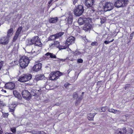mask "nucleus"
Masks as SVG:
<instances>
[{"label": "nucleus", "instance_id": "56", "mask_svg": "<svg viewBox=\"0 0 134 134\" xmlns=\"http://www.w3.org/2000/svg\"><path fill=\"white\" fill-rule=\"evenodd\" d=\"M116 113H118V114H119L121 112L119 110H116Z\"/></svg>", "mask_w": 134, "mask_h": 134}, {"label": "nucleus", "instance_id": "40", "mask_svg": "<svg viewBox=\"0 0 134 134\" xmlns=\"http://www.w3.org/2000/svg\"><path fill=\"white\" fill-rule=\"evenodd\" d=\"M91 45L93 46H97L98 45V43L96 42H92L91 44Z\"/></svg>", "mask_w": 134, "mask_h": 134}, {"label": "nucleus", "instance_id": "10", "mask_svg": "<svg viewBox=\"0 0 134 134\" xmlns=\"http://www.w3.org/2000/svg\"><path fill=\"white\" fill-rule=\"evenodd\" d=\"M15 87V84L12 82H8L5 84V87L10 90L14 89Z\"/></svg>", "mask_w": 134, "mask_h": 134}, {"label": "nucleus", "instance_id": "2", "mask_svg": "<svg viewBox=\"0 0 134 134\" xmlns=\"http://www.w3.org/2000/svg\"><path fill=\"white\" fill-rule=\"evenodd\" d=\"M128 0H117L114 3L115 7L117 8L125 7L127 5Z\"/></svg>", "mask_w": 134, "mask_h": 134}, {"label": "nucleus", "instance_id": "16", "mask_svg": "<svg viewBox=\"0 0 134 134\" xmlns=\"http://www.w3.org/2000/svg\"><path fill=\"white\" fill-rule=\"evenodd\" d=\"M126 132V128L124 127L122 128L118 129L115 132V133L116 134H124Z\"/></svg>", "mask_w": 134, "mask_h": 134}, {"label": "nucleus", "instance_id": "25", "mask_svg": "<svg viewBox=\"0 0 134 134\" xmlns=\"http://www.w3.org/2000/svg\"><path fill=\"white\" fill-rule=\"evenodd\" d=\"M31 39H28L26 41V46H30L34 44Z\"/></svg>", "mask_w": 134, "mask_h": 134}, {"label": "nucleus", "instance_id": "11", "mask_svg": "<svg viewBox=\"0 0 134 134\" xmlns=\"http://www.w3.org/2000/svg\"><path fill=\"white\" fill-rule=\"evenodd\" d=\"M75 39L74 37L72 36H71L67 38L66 43L69 46L70 44L74 43Z\"/></svg>", "mask_w": 134, "mask_h": 134}, {"label": "nucleus", "instance_id": "5", "mask_svg": "<svg viewBox=\"0 0 134 134\" xmlns=\"http://www.w3.org/2000/svg\"><path fill=\"white\" fill-rule=\"evenodd\" d=\"M114 7L113 4L110 2H107L105 3L103 8L105 11H110Z\"/></svg>", "mask_w": 134, "mask_h": 134}, {"label": "nucleus", "instance_id": "15", "mask_svg": "<svg viewBox=\"0 0 134 134\" xmlns=\"http://www.w3.org/2000/svg\"><path fill=\"white\" fill-rule=\"evenodd\" d=\"M88 22L89 21H86L83 27V29L85 31H88L92 27L91 25Z\"/></svg>", "mask_w": 134, "mask_h": 134}, {"label": "nucleus", "instance_id": "49", "mask_svg": "<svg viewBox=\"0 0 134 134\" xmlns=\"http://www.w3.org/2000/svg\"><path fill=\"white\" fill-rule=\"evenodd\" d=\"M110 36H109V35H108V36L106 38L107 40H109L110 39V38L111 37V36L110 35Z\"/></svg>", "mask_w": 134, "mask_h": 134}, {"label": "nucleus", "instance_id": "31", "mask_svg": "<svg viewBox=\"0 0 134 134\" xmlns=\"http://www.w3.org/2000/svg\"><path fill=\"white\" fill-rule=\"evenodd\" d=\"M50 39L51 40H54L57 39L55 34L52 35L50 37Z\"/></svg>", "mask_w": 134, "mask_h": 134}, {"label": "nucleus", "instance_id": "57", "mask_svg": "<svg viewBox=\"0 0 134 134\" xmlns=\"http://www.w3.org/2000/svg\"><path fill=\"white\" fill-rule=\"evenodd\" d=\"M54 0H50L49 2H48V4H51V3Z\"/></svg>", "mask_w": 134, "mask_h": 134}, {"label": "nucleus", "instance_id": "62", "mask_svg": "<svg viewBox=\"0 0 134 134\" xmlns=\"http://www.w3.org/2000/svg\"><path fill=\"white\" fill-rule=\"evenodd\" d=\"M40 51H41V50H38V53H39V52H40Z\"/></svg>", "mask_w": 134, "mask_h": 134}, {"label": "nucleus", "instance_id": "41", "mask_svg": "<svg viewBox=\"0 0 134 134\" xmlns=\"http://www.w3.org/2000/svg\"><path fill=\"white\" fill-rule=\"evenodd\" d=\"M11 131L13 133H14L16 131V129L15 128L13 127L11 128Z\"/></svg>", "mask_w": 134, "mask_h": 134}, {"label": "nucleus", "instance_id": "6", "mask_svg": "<svg viewBox=\"0 0 134 134\" xmlns=\"http://www.w3.org/2000/svg\"><path fill=\"white\" fill-rule=\"evenodd\" d=\"M31 39L34 44L40 47L41 46L42 43L38 36H34Z\"/></svg>", "mask_w": 134, "mask_h": 134}, {"label": "nucleus", "instance_id": "8", "mask_svg": "<svg viewBox=\"0 0 134 134\" xmlns=\"http://www.w3.org/2000/svg\"><path fill=\"white\" fill-rule=\"evenodd\" d=\"M30 93L27 90H23L22 92V95L23 97L26 100H28L31 98L30 94Z\"/></svg>", "mask_w": 134, "mask_h": 134}, {"label": "nucleus", "instance_id": "33", "mask_svg": "<svg viewBox=\"0 0 134 134\" xmlns=\"http://www.w3.org/2000/svg\"><path fill=\"white\" fill-rule=\"evenodd\" d=\"M114 40V39H113L111 41H109L108 40V41H104V43L105 44H109V43H110L111 42H113Z\"/></svg>", "mask_w": 134, "mask_h": 134}, {"label": "nucleus", "instance_id": "9", "mask_svg": "<svg viewBox=\"0 0 134 134\" xmlns=\"http://www.w3.org/2000/svg\"><path fill=\"white\" fill-rule=\"evenodd\" d=\"M9 38L7 36L2 37L0 39V43L3 45L7 44L9 41Z\"/></svg>", "mask_w": 134, "mask_h": 134}, {"label": "nucleus", "instance_id": "52", "mask_svg": "<svg viewBox=\"0 0 134 134\" xmlns=\"http://www.w3.org/2000/svg\"><path fill=\"white\" fill-rule=\"evenodd\" d=\"M78 0H74L73 1V3L75 4L78 1Z\"/></svg>", "mask_w": 134, "mask_h": 134}, {"label": "nucleus", "instance_id": "32", "mask_svg": "<svg viewBox=\"0 0 134 134\" xmlns=\"http://www.w3.org/2000/svg\"><path fill=\"white\" fill-rule=\"evenodd\" d=\"M57 59H58V60H55L56 61H57V62H59V63H60V61H62L63 62H65L66 60V59H59L58 58H57Z\"/></svg>", "mask_w": 134, "mask_h": 134}, {"label": "nucleus", "instance_id": "12", "mask_svg": "<svg viewBox=\"0 0 134 134\" xmlns=\"http://www.w3.org/2000/svg\"><path fill=\"white\" fill-rule=\"evenodd\" d=\"M49 78L52 80H56L58 78V76L57 75L56 72H51L49 75Z\"/></svg>", "mask_w": 134, "mask_h": 134}, {"label": "nucleus", "instance_id": "43", "mask_svg": "<svg viewBox=\"0 0 134 134\" xmlns=\"http://www.w3.org/2000/svg\"><path fill=\"white\" fill-rule=\"evenodd\" d=\"M38 134H46V133L43 131H38Z\"/></svg>", "mask_w": 134, "mask_h": 134}, {"label": "nucleus", "instance_id": "44", "mask_svg": "<svg viewBox=\"0 0 134 134\" xmlns=\"http://www.w3.org/2000/svg\"><path fill=\"white\" fill-rule=\"evenodd\" d=\"M31 132L33 134H38V131H31Z\"/></svg>", "mask_w": 134, "mask_h": 134}, {"label": "nucleus", "instance_id": "64", "mask_svg": "<svg viewBox=\"0 0 134 134\" xmlns=\"http://www.w3.org/2000/svg\"><path fill=\"white\" fill-rule=\"evenodd\" d=\"M82 94H83L84 93V92H82Z\"/></svg>", "mask_w": 134, "mask_h": 134}, {"label": "nucleus", "instance_id": "38", "mask_svg": "<svg viewBox=\"0 0 134 134\" xmlns=\"http://www.w3.org/2000/svg\"><path fill=\"white\" fill-rule=\"evenodd\" d=\"M83 62V60L81 59H77V63H82Z\"/></svg>", "mask_w": 134, "mask_h": 134}, {"label": "nucleus", "instance_id": "47", "mask_svg": "<svg viewBox=\"0 0 134 134\" xmlns=\"http://www.w3.org/2000/svg\"><path fill=\"white\" fill-rule=\"evenodd\" d=\"M20 32H18L16 31V32L15 35L18 36L20 34Z\"/></svg>", "mask_w": 134, "mask_h": 134}, {"label": "nucleus", "instance_id": "59", "mask_svg": "<svg viewBox=\"0 0 134 134\" xmlns=\"http://www.w3.org/2000/svg\"><path fill=\"white\" fill-rule=\"evenodd\" d=\"M2 91L3 92H4V93H6V91L5 90H4L3 89H2Z\"/></svg>", "mask_w": 134, "mask_h": 134}, {"label": "nucleus", "instance_id": "28", "mask_svg": "<svg viewBox=\"0 0 134 134\" xmlns=\"http://www.w3.org/2000/svg\"><path fill=\"white\" fill-rule=\"evenodd\" d=\"M68 46L66 43V45L64 46H59L58 48L59 49V50L63 49H65L67 48L68 47Z\"/></svg>", "mask_w": 134, "mask_h": 134}, {"label": "nucleus", "instance_id": "29", "mask_svg": "<svg viewBox=\"0 0 134 134\" xmlns=\"http://www.w3.org/2000/svg\"><path fill=\"white\" fill-rule=\"evenodd\" d=\"M51 45L52 46L54 45L58 48L59 46V42L58 41H54V43L52 44Z\"/></svg>", "mask_w": 134, "mask_h": 134}, {"label": "nucleus", "instance_id": "42", "mask_svg": "<svg viewBox=\"0 0 134 134\" xmlns=\"http://www.w3.org/2000/svg\"><path fill=\"white\" fill-rule=\"evenodd\" d=\"M18 36L15 35L13 38V41H15L17 39Z\"/></svg>", "mask_w": 134, "mask_h": 134}, {"label": "nucleus", "instance_id": "21", "mask_svg": "<svg viewBox=\"0 0 134 134\" xmlns=\"http://www.w3.org/2000/svg\"><path fill=\"white\" fill-rule=\"evenodd\" d=\"M13 29L11 28L7 32V37L9 38L13 34Z\"/></svg>", "mask_w": 134, "mask_h": 134}, {"label": "nucleus", "instance_id": "58", "mask_svg": "<svg viewBox=\"0 0 134 134\" xmlns=\"http://www.w3.org/2000/svg\"><path fill=\"white\" fill-rule=\"evenodd\" d=\"M82 98H83V96L82 95H81L80 96V97L79 99L81 100L82 99Z\"/></svg>", "mask_w": 134, "mask_h": 134}, {"label": "nucleus", "instance_id": "63", "mask_svg": "<svg viewBox=\"0 0 134 134\" xmlns=\"http://www.w3.org/2000/svg\"><path fill=\"white\" fill-rule=\"evenodd\" d=\"M77 102H78V100H76V105H77Z\"/></svg>", "mask_w": 134, "mask_h": 134}, {"label": "nucleus", "instance_id": "13", "mask_svg": "<svg viewBox=\"0 0 134 134\" xmlns=\"http://www.w3.org/2000/svg\"><path fill=\"white\" fill-rule=\"evenodd\" d=\"M90 20L89 18H79L78 20V22L80 25L83 24V23H85L86 21H88Z\"/></svg>", "mask_w": 134, "mask_h": 134}, {"label": "nucleus", "instance_id": "22", "mask_svg": "<svg viewBox=\"0 0 134 134\" xmlns=\"http://www.w3.org/2000/svg\"><path fill=\"white\" fill-rule=\"evenodd\" d=\"M45 55L47 56H49L50 58H56L57 59V58L56 57L55 55L53 54V53H51L49 52H48L45 54Z\"/></svg>", "mask_w": 134, "mask_h": 134}, {"label": "nucleus", "instance_id": "60", "mask_svg": "<svg viewBox=\"0 0 134 134\" xmlns=\"http://www.w3.org/2000/svg\"><path fill=\"white\" fill-rule=\"evenodd\" d=\"M97 114V113H94L92 114L93 115H94V116L95 115Z\"/></svg>", "mask_w": 134, "mask_h": 134}, {"label": "nucleus", "instance_id": "1", "mask_svg": "<svg viewBox=\"0 0 134 134\" xmlns=\"http://www.w3.org/2000/svg\"><path fill=\"white\" fill-rule=\"evenodd\" d=\"M30 60L28 57L24 56L21 57L19 60V65L22 68L24 69L27 66Z\"/></svg>", "mask_w": 134, "mask_h": 134}, {"label": "nucleus", "instance_id": "39", "mask_svg": "<svg viewBox=\"0 0 134 134\" xmlns=\"http://www.w3.org/2000/svg\"><path fill=\"white\" fill-rule=\"evenodd\" d=\"M23 27L22 26L19 27L17 31L19 32L20 33V32L22 29Z\"/></svg>", "mask_w": 134, "mask_h": 134}, {"label": "nucleus", "instance_id": "50", "mask_svg": "<svg viewBox=\"0 0 134 134\" xmlns=\"http://www.w3.org/2000/svg\"><path fill=\"white\" fill-rule=\"evenodd\" d=\"M3 133V131L2 128L0 126V134H2Z\"/></svg>", "mask_w": 134, "mask_h": 134}, {"label": "nucleus", "instance_id": "20", "mask_svg": "<svg viewBox=\"0 0 134 134\" xmlns=\"http://www.w3.org/2000/svg\"><path fill=\"white\" fill-rule=\"evenodd\" d=\"M39 91V90H32L31 91L30 93V94L31 97L32 96H35L38 94V92Z\"/></svg>", "mask_w": 134, "mask_h": 134}, {"label": "nucleus", "instance_id": "61", "mask_svg": "<svg viewBox=\"0 0 134 134\" xmlns=\"http://www.w3.org/2000/svg\"><path fill=\"white\" fill-rule=\"evenodd\" d=\"M5 134H13L12 133H5Z\"/></svg>", "mask_w": 134, "mask_h": 134}, {"label": "nucleus", "instance_id": "27", "mask_svg": "<svg viewBox=\"0 0 134 134\" xmlns=\"http://www.w3.org/2000/svg\"><path fill=\"white\" fill-rule=\"evenodd\" d=\"M64 34V32H61L55 34L56 39L61 37Z\"/></svg>", "mask_w": 134, "mask_h": 134}, {"label": "nucleus", "instance_id": "35", "mask_svg": "<svg viewBox=\"0 0 134 134\" xmlns=\"http://www.w3.org/2000/svg\"><path fill=\"white\" fill-rule=\"evenodd\" d=\"M78 94L76 92L74 93L73 95V98L75 99H76L78 97Z\"/></svg>", "mask_w": 134, "mask_h": 134}, {"label": "nucleus", "instance_id": "36", "mask_svg": "<svg viewBox=\"0 0 134 134\" xmlns=\"http://www.w3.org/2000/svg\"><path fill=\"white\" fill-rule=\"evenodd\" d=\"M107 109V107L106 106L102 107L101 108V110L103 112H105L106 110Z\"/></svg>", "mask_w": 134, "mask_h": 134}, {"label": "nucleus", "instance_id": "48", "mask_svg": "<svg viewBox=\"0 0 134 134\" xmlns=\"http://www.w3.org/2000/svg\"><path fill=\"white\" fill-rule=\"evenodd\" d=\"M15 63V64L16 65L17 64H18V61H17V60H15V61H13L12 62V63Z\"/></svg>", "mask_w": 134, "mask_h": 134}, {"label": "nucleus", "instance_id": "17", "mask_svg": "<svg viewBox=\"0 0 134 134\" xmlns=\"http://www.w3.org/2000/svg\"><path fill=\"white\" fill-rule=\"evenodd\" d=\"M72 15L71 14H69L67 18L65 19V21L67 22L69 24H71L72 21Z\"/></svg>", "mask_w": 134, "mask_h": 134}, {"label": "nucleus", "instance_id": "51", "mask_svg": "<svg viewBox=\"0 0 134 134\" xmlns=\"http://www.w3.org/2000/svg\"><path fill=\"white\" fill-rule=\"evenodd\" d=\"M10 111L12 112H13V113H14V111L15 110L14 108H13V109H11L10 108Z\"/></svg>", "mask_w": 134, "mask_h": 134}, {"label": "nucleus", "instance_id": "14", "mask_svg": "<svg viewBox=\"0 0 134 134\" xmlns=\"http://www.w3.org/2000/svg\"><path fill=\"white\" fill-rule=\"evenodd\" d=\"M41 63H38L35 65L33 68V70L35 71L40 70L41 68Z\"/></svg>", "mask_w": 134, "mask_h": 134}, {"label": "nucleus", "instance_id": "53", "mask_svg": "<svg viewBox=\"0 0 134 134\" xmlns=\"http://www.w3.org/2000/svg\"><path fill=\"white\" fill-rule=\"evenodd\" d=\"M104 19H101L100 23L101 24H102L104 23Z\"/></svg>", "mask_w": 134, "mask_h": 134}, {"label": "nucleus", "instance_id": "54", "mask_svg": "<svg viewBox=\"0 0 134 134\" xmlns=\"http://www.w3.org/2000/svg\"><path fill=\"white\" fill-rule=\"evenodd\" d=\"M60 103H57L55 104H54V105H53V106H54L55 105H58V106H59V105H60Z\"/></svg>", "mask_w": 134, "mask_h": 134}, {"label": "nucleus", "instance_id": "7", "mask_svg": "<svg viewBox=\"0 0 134 134\" xmlns=\"http://www.w3.org/2000/svg\"><path fill=\"white\" fill-rule=\"evenodd\" d=\"M94 3V0H86L85 2V5L88 8L91 9L93 12L94 10L93 5Z\"/></svg>", "mask_w": 134, "mask_h": 134}, {"label": "nucleus", "instance_id": "18", "mask_svg": "<svg viewBox=\"0 0 134 134\" xmlns=\"http://www.w3.org/2000/svg\"><path fill=\"white\" fill-rule=\"evenodd\" d=\"M13 93L14 96L18 98L20 100L21 99L22 97L21 95L17 91L15 90H13Z\"/></svg>", "mask_w": 134, "mask_h": 134}, {"label": "nucleus", "instance_id": "34", "mask_svg": "<svg viewBox=\"0 0 134 134\" xmlns=\"http://www.w3.org/2000/svg\"><path fill=\"white\" fill-rule=\"evenodd\" d=\"M56 72V73H57V76H58V78L60 76L62 75H63V73L60 72L58 71H57Z\"/></svg>", "mask_w": 134, "mask_h": 134}, {"label": "nucleus", "instance_id": "46", "mask_svg": "<svg viewBox=\"0 0 134 134\" xmlns=\"http://www.w3.org/2000/svg\"><path fill=\"white\" fill-rule=\"evenodd\" d=\"M4 105L3 104L2 102L0 101V108H1V107Z\"/></svg>", "mask_w": 134, "mask_h": 134}, {"label": "nucleus", "instance_id": "37", "mask_svg": "<svg viewBox=\"0 0 134 134\" xmlns=\"http://www.w3.org/2000/svg\"><path fill=\"white\" fill-rule=\"evenodd\" d=\"M4 63L3 61H0V70L2 68L3 66Z\"/></svg>", "mask_w": 134, "mask_h": 134}, {"label": "nucleus", "instance_id": "30", "mask_svg": "<svg viewBox=\"0 0 134 134\" xmlns=\"http://www.w3.org/2000/svg\"><path fill=\"white\" fill-rule=\"evenodd\" d=\"M75 55H83V52H81L79 51H76L74 53Z\"/></svg>", "mask_w": 134, "mask_h": 134}, {"label": "nucleus", "instance_id": "4", "mask_svg": "<svg viewBox=\"0 0 134 134\" xmlns=\"http://www.w3.org/2000/svg\"><path fill=\"white\" fill-rule=\"evenodd\" d=\"M31 78V74H23L19 77L18 81L21 82H25L29 81Z\"/></svg>", "mask_w": 134, "mask_h": 134}, {"label": "nucleus", "instance_id": "19", "mask_svg": "<svg viewBox=\"0 0 134 134\" xmlns=\"http://www.w3.org/2000/svg\"><path fill=\"white\" fill-rule=\"evenodd\" d=\"M58 19L57 17L51 18L49 20V22L51 23H54L57 22Z\"/></svg>", "mask_w": 134, "mask_h": 134}, {"label": "nucleus", "instance_id": "26", "mask_svg": "<svg viewBox=\"0 0 134 134\" xmlns=\"http://www.w3.org/2000/svg\"><path fill=\"white\" fill-rule=\"evenodd\" d=\"M126 134H132L133 132V130L130 128H128L127 130L126 129Z\"/></svg>", "mask_w": 134, "mask_h": 134}, {"label": "nucleus", "instance_id": "23", "mask_svg": "<svg viewBox=\"0 0 134 134\" xmlns=\"http://www.w3.org/2000/svg\"><path fill=\"white\" fill-rule=\"evenodd\" d=\"M44 77V76L43 75L40 74L37 75L36 76V80H40L43 79Z\"/></svg>", "mask_w": 134, "mask_h": 134}, {"label": "nucleus", "instance_id": "24", "mask_svg": "<svg viewBox=\"0 0 134 134\" xmlns=\"http://www.w3.org/2000/svg\"><path fill=\"white\" fill-rule=\"evenodd\" d=\"M94 117V115L92 113H90L87 115V118L89 120L93 121Z\"/></svg>", "mask_w": 134, "mask_h": 134}, {"label": "nucleus", "instance_id": "55", "mask_svg": "<svg viewBox=\"0 0 134 134\" xmlns=\"http://www.w3.org/2000/svg\"><path fill=\"white\" fill-rule=\"evenodd\" d=\"M116 110L115 109H113L112 113H114V114H116Z\"/></svg>", "mask_w": 134, "mask_h": 134}, {"label": "nucleus", "instance_id": "45", "mask_svg": "<svg viewBox=\"0 0 134 134\" xmlns=\"http://www.w3.org/2000/svg\"><path fill=\"white\" fill-rule=\"evenodd\" d=\"M113 109H108V111L112 113Z\"/></svg>", "mask_w": 134, "mask_h": 134}, {"label": "nucleus", "instance_id": "3", "mask_svg": "<svg viewBox=\"0 0 134 134\" xmlns=\"http://www.w3.org/2000/svg\"><path fill=\"white\" fill-rule=\"evenodd\" d=\"M84 9L83 7L81 5H79L75 8L74 11L75 15L76 16H80L83 12Z\"/></svg>", "mask_w": 134, "mask_h": 134}]
</instances>
